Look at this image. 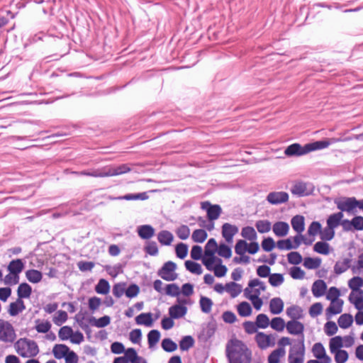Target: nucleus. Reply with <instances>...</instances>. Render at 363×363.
<instances>
[{"mask_svg":"<svg viewBox=\"0 0 363 363\" xmlns=\"http://www.w3.org/2000/svg\"><path fill=\"white\" fill-rule=\"evenodd\" d=\"M286 354V350L283 347H279L273 350L268 356V363H279L281 358Z\"/></svg>","mask_w":363,"mask_h":363,"instance_id":"nucleus-34","label":"nucleus"},{"mask_svg":"<svg viewBox=\"0 0 363 363\" xmlns=\"http://www.w3.org/2000/svg\"><path fill=\"white\" fill-rule=\"evenodd\" d=\"M52 325L48 320L37 319L35 320V329L39 333H48Z\"/></svg>","mask_w":363,"mask_h":363,"instance_id":"nucleus-30","label":"nucleus"},{"mask_svg":"<svg viewBox=\"0 0 363 363\" xmlns=\"http://www.w3.org/2000/svg\"><path fill=\"white\" fill-rule=\"evenodd\" d=\"M344 301L342 299L330 301V304L326 309L327 318H330L332 315L340 314L342 311Z\"/></svg>","mask_w":363,"mask_h":363,"instance_id":"nucleus-20","label":"nucleus"},{"mask_svg":"<svg viewBox=\"0 0 363 363\" xmlns=\"http://www.w3.org/2000/svg\"><path fill=\"white\" fill-rule=\"evenodd\" d=\"M129 171V168L125 165L120 166L118 167H108L102 169H97L91 172H84V174L92 177H112L125 173Z\"/></svg>","mask_w":363,"mask_h":363,"instance_id":"nucleus-6","label":"nucleus"},{"mask_svg":"<svg viewBox=\"0 0 363 363\" xmlns=\"http://www.w3.org/2000/svg\"><path fill=\"white\" fill-rule=\"evenodd\" d=\"M335 234V229L327 225L324 229H321L320 238L322 240L330 241L333 239Z\"/></svg>","mask_w":363,"mask_h":363,"instance_id":"nucleus-55","label":"nucleus"},{"mask_svg":"<svg viewBox=\"0 0 363 363\" xmlns=\"http://www.w3.org/2000/svg\"><path fill=\"white\" fill-rule=\"evenodd\" d=\"M16 353L23 358H34L39 353V347L35 341L21 337L14 343Z\"/></svg>","mask_w":363,"mask_h":363,"instance_id":"nucleus-4","label":"nucleus"},{"mask_svg":"<svg viewBox=\"0 0 363 363\" xmlns=\"http://www.w3.org/2000/svg\"><path fill=\"white\" fill-rule=\"evenodd\" d=\"M323 312V305L321 303H315L309 308L308 313L311 317L315 318Z\"/></svg>","mask_w":363,"mask_h":363,"instance_id":"nucleus-63","label":"nucleus"},{"mask_svg":"<svg viewBox=\"0 0 363 363\" xmlns=\"http://www.w3.org/2000/svg\"><path fill=\"white\" fill-rule=\"evenodd\" d=\"M24 268V264L20 259H13L8 265L9 272L19 275Z\"/></svg>","mask_w":363,"mask_h":363,"instance_id":"nucleus-37","label":"nucleus"},{"mask_svg":"<svg viewBox=\"0 0 363 363\" xmlns=\"http://www.w3.org/2000/svg\"><path fill=\"white\" fill-rule=\"evenodd\" d=\"M313 250L317 253L326 255L330 253V245L325 242H317L314 245Z\"/></svg>","mask_w":363,"mask_h":363,"instance_id":"nucleus-51","label":"nucleus"},{"mask_svg":"<svg viewBox=\"0 0 363 363\" xmlns=\"http://www.w3.org/2000/svg\"><path fill=\"white\" fill-rule=\"evenodd\" d=\"M32 292L31 286L27 283L21 284L17 290L18 298H28L30 296Z\"/></svg>","mask_w":363,"mask_h":363,"instance_id":"nucleus-39","label":"nucleus"},{"mask_svg":"<svg viewBox=\"0 0 363 363\" xmlns=\"http://www.w3.org/2000/svg\"><path fill=\"white\" fill-rule=\"evenodd\" d=\"M160 339V333L157 330H150L147 335L148 345L150 348L155 347Z\"/></svg>","mask_w":363,"mask_h":363,"instance_id":"nucleus-50","label":"nucleus"},{"mask_svg":"<svg viewBox=\"0 0 363 363\" xmlns=\"http://www.w3.org/2000/svg\"><path fill=\"white\" fill-rule=\"evenodd\" d=\"M209 271H213L217 277H223L225 276L228 269L226 266L222 264V259L217 258L210 262L209 266L206 267Z\"/></svg>","mask_w":363,"mask_h":363,"instance_id":"nucleus-15","label":"nucleus"},{"mask_svg":"<svg viewBox=\"0 0 363 363\" xmlns=\"http://www.w3.org/2000/svg\"><path fill=\"white\" fill-rule=\"evenodd\" d=\"M321 224L318 221H313L311 223L308 228V234L311 236H315L318 234L320 235Z\"/></svg>","mask_w":363,"mask_h":363,"instance_id":"nucleus-62","label":"nucleus"},{"mask_svg":"<svg viewBox=\"0 0 363 363\" xmlns=\"http://www.w3.org/2000/svg\"><path fill=\"white\" fill-rule=\"evenodd\" d=\"M312 352L313 356L321 363H331V358L326 354L325 349L322 343H315L312 347Z\"/></svg>","mask_w":363,"mask_h":363,"instance_id":"nucleus-16","label":"nucleus"},{"mask_svg":"<svg viewBox=\"0 0 363 363\" xmlns=\"http://www.w3.org/2000/svg\"><path fill=\"white\" fill-rule=\"evenodd\" d=\"M68 315L65 311H57L52 317L53 323L60 326L62 325L67 320Z\"/></svg>","mask_w":363,"mask_h":363,"instance_id":"nucleus-48","label":"nucleus"},{"mask_svg":"<svg viewBox=\"0 0 363 363\" xmlns=\"http://www.w3.org/2000/svg\"><path fill=\"white\" fill-rule=\"evenodd\" d=\"M208 237L207 233L203 229L195 230L192 235L191 238L195 242H203Z\"/></svg>","mask_w":363,"mask_h":363,"instance_id":"nucleus-49","label":"nucleus"},{"mask_svg":"<svg viewBox=\"0 0 363 363\" xmlns=\"http://www.w3.org/2000/svg\"><path fill=\"white\" fill-rule=\"evenodd\" d=\"M337 207L341 211L351 212L357 207V200L354 197L344 198L335 201Z\"/></svg>","mask_w":363,"mask_h":363,"instance_id":"nucleus-13","label":"nucleus"},{"mask_svg":"<svg viewBox=\"0 0 363 363\" xmlns=\"http://www.w3.org/2000/svg\"><path fill=\"white\" fill-rule=\"evenodd\" d=\"M242 291V286L240 284L235 281H230L226 284V292H228L231 298H235Z\"/></svg>","mask_w":363,"mask_h":363,"instance_id":"nucleus-31","label":"nucleus"},{"mask_svg":"<svg viewBox=\"0 0 363 363\" xmlns=\"http://www.w3.org/2000/svg\"><path fill=\"white\" fill-rule=\"evenodd\" d=\"M229 363H250L252 352L242 341L232 340L226 347Z\"/></svg>","mask_w":363,"mask_h":363,"instance_id":"nucleus-2","label":"nucleus"},{"mask_svg":"<svg viewBox=\"0 0 363 363\" xmlns=\"http://www.w3.org/2000/svg\"><path fill=\"white\" fill-rule=\"evenodd\" d=\"M272 230L277 237H284L289 233V225L286 222L279 221L273 225Z\"/></svg>","mask_w":363,"mask_h":363,"instance_id":"nucleus-23","label":"nucleus"},{"mask_svg":"<svg viewBox=\"0 0 363 363\" xmlns=\"http://www.w3.org/2000/svg\"><path fill=\"white\" fill-rule=\"evenodd\" d=\"M321 260L319 258L306 257L303 262V266L309 269H317L320 266Z\"/></svg>","mask_w":363,"mask_h":363,"instance_id":"nucleus-53","label":"nucleus"},{"mask_svg":"<svg viewBox=\"0 0 363 363\" xmlns=\"http://www.w3.org/2000/svg\"><path fill=\"white\" fill-rule=\"evenodd\" d=\"M363 286V279L360 277H354L348 281V286L352 291L362 290L361 286Z\"/></svg>","mask_w":363,"mask_h":363,"instance_id":"nucleus-56","label":"nucleus"},{"mask_svg":"<svg viewBox=\"0 0 363 363\" xmlns=\"http://www.w3.org/2000/svg\"><path fill=\"white\" fill-rule=\"evenodd\" d=\"M25 275L28 281L33 284H38L43 279V273L37 269H28Z\"/></svg>","mask_w":363,"mask_h":363,"instance_id":"nucleus-29","label":"nucleus"},{"mask_svg":"<svg viewBox=\"0 0 363 363\" xmlns=\"http://www.w3.org/2000/svg\"><path fill=\"white\" fill-rule=\"evenodd\" d=\"M255 226L258 232L260 233H268L272 228L271 223L267 220H260L257 221Z\"/></svg>","mask_w":363,"mask_h":363,"instance_id":"nucleus-52","label":"nucleus"},{"mask_svg":"<svg viewBox=\"0 0 363 363\" xmlns=\"http://www.w3.org/2000/svg\"><path fill=\"white\" fill-rule=\"evenodd\" d=\"M241 235L250 241H255L257 238L255 230L250 226L245 227L242 229Z\"/></svg>","mask_w":363,"mask_h":363,"instance_id":"nucleus-47","label":"nucleus"},{"mask_svg":"<svg viewBox=\"0 0 363 363\" xmlns=\"http://www.w3.org/2000/svg\"><path fill=\"white\" fill-rule=\"evenodd\" d=\"M341 140L336 138H324L322 140L313 141L303 145L294 143L288 146L284 150L286 157H301L312 152L328 148L330 145L340 142Z\"/></svg>","mask_w":363,"mask_h":363,"instance_id":"nucleus-1","label":"nucleus"},{"mask_svg":"<svg viewBox=\"0 0 363 363\" xmlns=\"http://www.w3.org/2000/svg\"><path fill=\"white\" fill-rule=\"evenodd\" d=\"M255 340L259 348L266 350L272 347L276 344V337L273 334H267L263 332L257 333Z\"/></svg>","mask_w":363,"mask_h":363,"instance_id":"nucleus-8","label":"nucleus"},{"mask_svg":"<svg viewBox=\"0 0 363 363\" xmlns=\"http://www.w3.org/2000/svg\"><path fill=\"white\" fill-rule=\"evenodd\" d=\"M284 278L281 274H272L269 277V282L272 286H279L284 283Z\"/></svg>","mask_w":363,"mask_h":363,"instance_id":"nucleus-54","label":"nucleus"},{"mask_svg":"<svg viewBox=\"0 0 363 363\" xmlns=\"http://www.w3.org/2000/svg\"><path fill=\"white\" fill-rule=\"evenodd\" d=\"M327 289V286L325 282L323 280L318 279L316 280L312 285V293L313 295L316 297H320L323 296L325 293Z\"/></svg>","mask_w":363,"mask_h":363,"instance_id":"nucleus-25","label":"nucleus"},{"mask_svg":"<svg viewBox=\"0 0 363 363\" xmlns=\"http://www.w3.org/2000/svg\"><path fill=\"white\" fill-rule=\"evenodd\" d=\"M343 347V340L341 336L332 337L329 342V348L331 353L341 350Z\"/></svg>","mask_w":363,"mask_h":363,"instance_id":"nucleus-41","label":"nucleus"},{"mask_svg":"<svg viewBox=\"0 0 363 363\" xmlns=\"http://www.w3.org/2000/svg\"><path fill=\"white\" fill-rule=\"evenodd\" d=\"M349 301L357 310H363V290L352 291Z\"/></svg>","mask_w":363,"mask_h":363,"instance_id":"nucleus-19","label":"nucleus"},{"mask_svg":"<svg viewBox=\"0 0 363 363\" xmlns=\"http://www.w3.org/2000/svg\"><path fill=\"white\" fill-rule=\"evenodd\" d=\"M200 306L201 311L205 313H208L211 311L213 305L212 301L207 297H201L200 299Z\"/></svg>","mask_w":363,"mask_h":363,"instance_id":"nucleus-60","label":"nucleus"},{"mask_svg":"<svg viewBox=\"0 0 363 363\" xmlns=\"http://www.w3.org/2000/svg\"><path fill=\"white\" fill-rule=\"evenodd\" d=\"M176 264L172 262H166L159 272V275L163 279L172 281L176 278Z\"/></svg>","mask_w":363,"mask_h":363,"instance_id":"nucleus-14","label":"nucleus"},{"mask_svg":"<svg viewBox=\"0 0 363 363\" xmlns=\"http://www.w3.org/2000/svg\"><path fill=\"white\" fill-rule=\"evenodd\" d=\"M255 323L260 329H265L270 325V320L269 317L264 313H259L257 315Z\"/></svg>","mask_w":363,"mask_h":363,"instance_id":"nucleus-46","label":"nucleus"},{"mask_svg":"<svg viewBox=\"0 0 363 363\" xmlns=\"http://www.w3.org/2000/svg\"><path fill=\"white\" fill-rule=\"evenodd\" d=\"M218 247L214 238H211L207 242L204 249V254L202 257V262L205 267H208L211 261L218 258L215 255L216 252H218Z\"/></svg>","mask_w":363,"mask_h":363,"instance_id":"nucleus-7","label":"nucleus"},{"mask_svg":"<svg viewBox=\"0 0 363 363\" xmlns=\"http://www.w3.org/2000/svg\"><path fill=\"white\" fill-rule=\"evenodd\" d=\"M89 323L96 328H104L110 324L111 318L108 315H104L99 318L93 317L90 319Z\"/></svg>","mask_w":363,"mask_h":363,"instance_id":"nucleus-42","label":"nucleus"},{"mask_svg":"<svg viewBox=\"0 0 363 363\" xmlns=\"http://www.w3.org/2000/svg\"><path fill=\"white\" fill-rule=\"evenodd\" d=\"M352 264H351V259L345 258L342 261H338L334 266V272L337 274H340L346 272L349 268L351 269Z\"/></svg>","mask_w":363,"mask_h":363,"instance_id":"nucleus-32","label":"nucleus"},{"mask_svg":"<svg viewBox=\"0 0 363 363\" xmlns=\"http://www.w3.org/2000/svg\"><path fill=\"white\" fill-rule=\"evenodd\" d=\"M185 267L189 272L193 274H201L202 273L201 266L197 262L193 261H186Z\"/></svg>","mask_w":363,"mask_h":363,"instance_id":"nucleus-57","label":"nucleus"},{"mask_svg":"<svg viewBox=\"0 0 363 363\" xmlns=\"http://www.w3.org/2000/svg\"><path fill=\"white\" fill-rule=\"evenodd\" d=\"M69 350V348L67 345L60 344L54 346L52 353L55 358L60 359L65 358Z\"/></svg>","mask_w":363,"mask_h":363,"instance_id":"nucleus-40","label":"nucleus"},{"mask_svg":"<svg viewBox=\"0 0 363 363\" xmlns=\"http://www.w3.org/2000/svg\"><path fill=\"white\" fill-rule=\"evenodd\" d=\"M237 311L241 317H248L252 315V308L247 301H242L237 306Z\"/></svg>","mask_w":363,"mask_h":363,"instance_id":"nucleus-36","label":"nucleus"},{"mask_svg":"<svg viewBox=\"0 0 363 363\" xmlns=\"http://www.w3.org/2000/svg\"><path fill=\"white\" fill-rule=\"evenodd\" d=\"M351 271L355 274H363V252L357 256L356 261L351 267Z\"/></svg>","mask_w":363,"mask_h":363,"instance_id":"nucleus-44","label":"nucleus"},{"mask_svg":"<svg viewBox=\"0 0 363 363\" xmlns=\"http://www.w3.org/2000/svg\"><path fill=\"white\" fill-rule=\"evenodd\" d=\"M286 325L284 320L281 317L273 318L270 321L271 328L277 332L283 331Z\"/></svg>","mask_w":363,"mask_h":363,"instance_id":"nucleus-45","label":"nucleus"},{"mask_svg":"<svg viewBox=\"0 0 363 363\" xmlns=\"http://www.w3.org/2000/svg\"><path fill=\"white\" fill-rule=\"evenodd\" d=\"M291 226L298 234H301L305 229L304 217L298 215L293 217Z\"/></svg>","mask_w":363,"mask_h":363,"instance_id":"nucleus-33","label":"nucleus"},{"mask_svg":"<svg viewBox=\"0 0 363 363\" xmlns=\"http://www.w3.org/2000/svg\"><path fill=\"white\" fill-rule=\"evenodd\" d=\"M95 291L97 294L106 295L110 291V285L106 279H101L95 286Z\"/></svg>","mask_w":363,"mask_h":363,"instance_id":"nucleus-43","label":"nucleus"},{"mask_svg":"<svg viewBox=\"0 0 363 363\" xmlns=\"http://www.w3.org/2000/svg\"><path fill=\"white\" fill-rule=\"evenodd\" d=\"M338 328L334 321H328L324 325V332L328 336L337 333Z\"/></svg>","mask_w":363,"mask_h":363,"instance_id":"nucleus-59","label":"nucleus"},{"mask_svg":"<svg viewBox=\"0 0 363 363\" xmlns=\"http://www.w3.org/2000/svg\"><path fill=\"white\" fill-rule=\"evenodd\" d=\"M353 321V317L351 314L344 313L339 317L337 323L340 328L347 329L352 325Z\"/></svg>","mask_w":363,"mask_h":363,"instance_id":"nucleus-38","label":"nucleus"},{"mask_svg":"<svg viewBox=\"0 0 363 363\" xmlns=\"http://www.w3.org/2000/svg\"><path fill=\"white\" fill-rule=\"evenodd\" d=\"M157 238L161 244L169 245L173 240V235L169 232L163 230L158 234Z\"/></svg>","mask_w":363,"mask_h":363,"instance_id":"nucleus-58","label":"nucleus"},{"mask_svg":"<svg viewBox=\"0 0 363 363\" xmlns=\"http://www.w3.org/2000/svg\"><path fill=\"white\" fill-rule=\"evenodd\" d=\"M335 354V361L336 363H345L348 359V353L347 351L341 350L333 352Z\"/></svg>","mask_w":363,"mask_h":363,"instance_id":"nucleus-64","label":"nucleus"},{"mask_svg":"<svg viewBox=\"0 0 363 363\" xmlns=\"http://www.w3.org/2000/svg\"><path fill=\"white\" fill-rule=\"evenodd\" d=\"M266 199L272 205H278L288 201L289 194L285 191H273L267 195Z\"/></svg>","mask_w":363,"mask_h":363,"instance_id":"nucleus-18","label":"nucleus"},{"mask_svg":"<svg viewBox=\"0 0 363 363\" xmlns=\"http://www.w3.org/2000/svg\"><path fill=\"white\" fill-rule=\"evenodd\" d=\"M25 309L26 306L23 300H21V298H17L15 302H12L9 304L8 313L11 316H16Z\"/></svg>","mask_w":363,"mask_h":363,"instance_id":"nucleus-22","label":"nucleus"},{"mask_svg":"<svg viewBox=\"0 0 363 363\" xmlns=\"http://www.w3.org/2000/svg\"><path fill=\"white\" fill-rule=\"evenodd\" d=\"M313 191V186L312 184L303 182H297L291 187V194L299 197L305 196L311 194Z\"/></svg>","mask_w":363,"mask_h":363,"instance_id":"nucleus-10","label":"nucleus"},{"mask_svg":"<svg viewBox=\"0 0 363 363\" xmlns=\"http://www.w3.org/2000/svg\"><path fill=\"white\" fill-rule=\"evenodd\" d=\"M347 224L352 225L357 230H363V217L355 216L351 221L348 220H342V225L345 230H350V228L347 227Z\"/></svg>","mask_w":363,"mask_h":363,"instance_id":"nucleus-26","label":"nucleus"},{"mask_svg":"<svg viewBox=\"0 0 363 363\" xmlns=\"http://www.w3.org/2000/svg\"><path fill=\"white\" fill-rule=\"evenodd\" d=\"M238 231V228L235 225L225 223L222 225V236L228 244L233 243V237Z\"/></svg>","mask_w":363,"mask_h":363,"instance_id":"nucleus-17","label":"nucleus"},{"mask_svg":"<svg viewBox=\"0 0 363 363\" xmlns=\"http://www.w3.org/2000/svg\"><path fill=\"white\" fill-rule=\"evenodd\" d=\"M284 303L281 298H273L269 301V311L274 315L280 314L284 310Z\"/></svg>","mask_w":363,"mask_h":363,"instance_id":"nucleus-24","label":"nucleus"},{"mask_svg":"<svg viewBox=\"0 0 363 363\" xmlns=\"http://www.w3.org/2000/svg\"><path fill=\"white\" fill-rule=\"evenodd\" d=\"M135 322L138 325H143L147 327L153 325L154 320L151 313H143L135 318Z\"/></svg>","mask_w":363,"mask_h":363,"instance_id":"nucleus-28","label":"nucleus"},{"mask_svg":"<svg viewBox=\"0 0 363 363\" xmlns=\"http://www.w3.org/2000/svg\"><path fill=\"white\" fill-rule=\"evenodd\" d=\"M343 213L342 212H338L335 213H333L330 215L327 219V225H328L330 228L335 229L342 223Z\"/></svg>","mask_w":363,"mask_h":363,"instance_id":"nucleus-27","label":"nucleus"},{"mask_svg":"<svg viewBox=\"0 0 363 363\" xmlns=\"http://www.w3.org/2000/svg\"><path fill=\"white\" fill-rule=\"evenodd\" d=\"M126 284L124 282H121L115 284L113 288V294L117 297L121 298L124 293L125 294Z\"/></svg>","mask_w":363,"mask_h":363,"instance_id":"nucleus-61","label":"nucleus"},{"mask_svg":"<svg viewBox=\"0 0 363 363\" xmlns=\"http://www.w3.org/2000/svg\"><path fill=\"white\" fill-rule=\"evenodd\" d=\"M287 332L293 335L301 336V343L304 342V325L298 320H291L286 323Z\"/></svg>","mask_w":363,"mask_h":363,"instance_id":"nucleus-12","label":"nucleus"},{"mask_svg":"<svg viewBox=\"0 0 363 363\" xmlns=\"http://www.w3.org/2000/svg\"><path fill=\"white\" fill-rule=\"evenodd\" d=\"M16 338V334L13 325L7 320L0 319V341L11 343Z\"/></svg>","mask_w":363,"mask_h":363,"instance_id":"nucleus-5","label":"nucleus"},{"mask_svg":"<svg viewBox=\"0 0 363 363\" xmlns=\"http://www.w3.org/2000/svg\"><path fill=\"white\" fill-rule=\"evenodd\" d=\"M304 359V345H294L290 350L289 354V363H303Z\"/></svg>","mask_w":363,"mask_h":363,"instance_id":"nucleus-11","label":"nucleus"},{"mask_svg":"<svg viewBox=\"0 0 363 363\" xmlns=\"http://www.w3.org/2000/svg\"><path fill=\"white\" fill-rule=\"evenodd\" d=\"M265 290L264 283L258 279L250 280L247 286L243 290L245 297L251 301L253 307L257 311H259L263 305V301L259 298V296Z\"/></svg>","mask_w":363,"mask_h":363,"instance_id":"nucleus-3","label":"nucleus"},{"mask_svg":"<svg viewBox=\"0 0 363 363\" xmlns=\"http://www.w3.org/2000/svg\"><path fill=\"white\" fill-rule=\"evenodd\" d=\"M138 233L143 239H150L154 235L155 229L150 225H143L138 227Z\"/></svg>","mask_w":363,"mask_h":363,"instance_id":"nucleus-35","label":"nucleus"},{"mask_svg":"<svg viewBox=\"0 0 363 363\" xmlns=\"http://www.w3.org/2000/svg\"><path fill=\"white\" fill-rule=\"evenodd\" d=\"M286 315L291 320H299L302 319L304 317V312L301 307L294 305L290 307H288L286 311Z\"/></svg>","mask_w":363,"mask_h":363,"instance_id":"nucleus-21","label":"nucleus"},{"mask_svg":"<svg viewBox=\"0 0 363 363\" xmlns=\"http://www.w3.org/2000/svg\"><path fill=\"white\" fill-rule=\"evenodd\" d=\"M201 208L206 212V216L209 221L217 220L222 213V208L220 205L212 204L208 201L201 203Z\"/></svg>","mask_w":363,"mask_h":363,"instance_id":"nucleus-9","label":"nucleus"}]
</instances>
